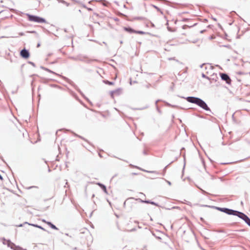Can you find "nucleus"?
<instances>
[{"instance_id": "1", "label": "nucleus", "mask_w": 250, "mask_h": 250, "mask_svg": "<svg viewBox=\"0 0 250 250\" xmlns=\"http://www.w3.org/2000/svg\"><path fill=\"white\" fill-rule=\"evenodd\" d=\"M219 210L227 214L238 216L240 218L243 219L246 222V223L250 226V219L243 213L226 208H220Z\"/></svg>"}, {"instance_id": "2", "label": "nucleus", "mask_w": 250, "mask_h": 250, "mask_svg": "<svg viewBox=\"0 0 250 250\" xmlns=\"http://www.w3.org/2000/svg\"><path fill=\"white\" fill-rule=\"evenodd\" d=\"M186 100L189 103L197 104L206 110H209V108L207 104L203 100L198 98L188 97L186 98Z\"/></svg>"}, {"instance_id": "3", "label": "nucleus", "mask_w": 250, "mask_h": 250, "mask_svg": "<svg viewBox=\"0 0 250 250\" xmlns=\"http://www.w3.org/2000/svg\"><path fill=\"white\" fill-rule=\"evenodd\" d=\"M28 18L30 21L36 22L38 23H46V20L40 17L28 15Z\"/></svg>"}, {"instance_id": "4", "label": "nucleus", "mask_w": 250, "mask_h": 250, "mask_svg": "<svg viewBox=\"0 0 250 250\" xmlns=\"http://www.w3.org/2000/svg\"><path fill=\"white\" fill-rule=\"evenodd\" d=\"M123 29L125 31L129 33H136V34H141V35L144 34V32L143 31H136L129 27H123Z\"/></svg>"}, {"instance_id": "5", "label": "nucleus", "mask_w": 250, "mask_h": 250, "mask_svg": "<svg viewBox=\"0 0 250 250\" xmlns=\"http://www.w3.org/2000/svg\"><path fill=\"white\" fill-rule=\"evenodd\" d=\"M20 55L22 58L25 59H27L29 57V53L28 51L25 49H22L21 51Z\"/></svg>"}, {"instance_id": "6", "label": "nucleus", "mask_w": 250, "mask_h": 250, "mask_svg": "<svg viewBox=\"0 0 250 250\" xmlns=\"http://www.w3.org/2000/svg\"><path fill=\"white\" fill-rule=\"evenodd\" d=\"M221 77L222 79L225 81L227 83H230L231 80L227 74L224 73L221 74Z\"/></svg>"}, {"instance_id": "7", "label": "nucleus", "mask_w": 250, "mask_h": 250, "mask_svg": "<svg viewBox=\"0 0 250 250\" xmlns=\"http://www.w3.org/2000/svg\"><path fill=\"white\" fill-rule=\"evenodd\" d=\"M42 222L46 223L48 225H49L52 229H55V230H58V229L55 225H54L53 224H52L51 222H47V221H45V220H42Z\"/></svg>"}, {"instance_id": "8", "label": "nucleus", "mask_w": 250, "mask_h": 250, "mask_svg": "<svg viewBox=\"0 0 250 250\" xmlns=\"http://www.w3.org/2000/svg\"><path fill=\"white\" fill-rule=\"evenodd\" d=\"M125 204V205L126 204L127 205H131V207L132 208H135L136 206L137 205V204L135 202H131L130 200H127Z\"/></svg>"}, {"instance_id": "9", "label": "nucleus", "mask_w": 250, "mask_h": 250, "mask_svg": "<svg viewBox=\"0 0 250 250\" xmlns=\"http://www.w3.org/2000/svg\"><path fill=\"white\" fill-rule=\"evenodd\" d=\"M98 185L101 187L105 193H107L106 188L105 186L100 183L98 184Z\"/></svg>"}, {"instance_id": "10", "label": "nucleus", "mask_w": 250, "mask_h": 250, "mask_svg": "<svg viewBox=\"0 0 250 250\" xmlns=\"http://www.w3.org/2000/svg\"><path fill=\"white\" fill-rule=\"evenodd\" d=\"M34 226H35L36 227H38V228H40L41 229H43L42 227H41V226H38L37 225H34Z\"/></svg>"}, {"instance_id": "11", "label": "nucleus", "mask_w": 250, "mask_h": 250, "mask_svg": "<svg viewBox=\"0 0 250 250\" xmlns=\"http://www.w3.org/2000/svg\"><path fill=\"white\" fill-rule=\"evenodd\" d=\"M107 83L109 84H112V83L111 82H107Z\"/></svg>"}, {"instance_id": "12", "label": "nucleus", "mask_w": 250, "mask_h": 250, "mask_svg": "<svg viewBox=\"0 0 250 250\" xmlns=\"http://www.w3.org/2000/svg\"><path fill=\"white\" fill-rule=\"evenodd\" d=\"M0 180H2V176L0 175Z\"/></svg>"}, {"instance_id": "13", "label": "nucleus", "mask_w": 250, "mask_h": 250, "mask_svg": "<svg viewBox=\"0 0 250 250\" xmlns=\"http://www.w3.org/2000/svg\"><path fill=\"white\" fill-rule=\"evenodd\" d=\"M132 175H136V173H132Z\"/></svg>"}]
</instances>
